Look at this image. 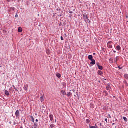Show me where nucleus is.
Returning <instances> with one entry per match:
<instances>
[{"label": "nucleus", "mask_w": 128, "mask_h": 128, "mask_svg": "<svg viewBox=\"0 0 128 128\" xmlns=\"http://www.w3.org/2000/svg\"><path fill=\"white\" fill-rule=\"evenodd\" d=\"M15 116L16 118H20V110H17L15 113Z\"/></svg>", "instance_id": "obj_1"}, {"label": "nucleus", "mask_w": 128, "mask_h": 128, "mask_svg": "<svg viewBox=\"0 0 128 128\" xmlns=\"http://www.w3.org/2000/svg\"><path fill=\"white\" fill-rule=\"evenodd\" d=\"M91 62H90V64L92 66H94V64H96V60L92 59V60H91Z\"/></svg>", "instance_id": "obj_2"}, {"label": "nucleus", "mask_w": 128, "mask_h": 128, "mask_svg": "<svg viewBox=\"0 0 128 128\" xmlns=\"http://www.w3.org/2000/svg\"><path fill=\"white\" fill-rule=\"evenodd\" d=\"M83 18L86 20V22H88V20H89L90 22V20H88V16L83 15Z\"/></svg>", "instance_id": "obj_3"}, {"label": "nucleus", "mask_w": 128, "mask_h": 128, "mask_svg": "<svg viewBox=\"0 0 128 128\" xmlns=\"http://www.w3.org/2000/svg\"><path fill=\"white\" fill-rule=\"evenodd\" d=\"M50 120H51V122H52V120H54V115L50 114Z\"/></svg>", "instance_id": "obj_4"}, {"label": "nucleus", "mask_w": 128, "mask_h": 128, "mask_svg": "<svg viewBox=\"0 0 128 128\" xmlns=\"http://www.w3.org/2000/svg\"><path fill=\"white\" fill-rule=\"evenodd\" d=\"M88 58L90 60H93L92 58H94V57L92 55H90L88 56Z\"/></svg>", "instance_id": "obj_5"}, {"label": "nucleus", "mask_w": 128, "mask_h": 128, "mask_svg": "<svg viewBox=\"0 0 128 128\" xmlns=\"http://www.w3.org/2000/svg\"><path fill=\"white\" fill-rule=\"evenodd\" d=\"M56 76H57V78H62V75L60 74H56Z\"/></svg>", "instance_id": "obj_6"}, {"label": "nucleus", "mask_w": 128, "mask_h": 128, "mask_svg": "<svg viewBox=\"0 0 128 128\" xmlns=\"http://www.w3.org/2000/svg\"><path fill=\"white\" fill-rule=\"evenodd\" d=\"M61 94H62L63 96H66V92L62 90L61 92Z\"/></svg>", "instance_id": "obj_7"}, {"label": "nucleus", "mask_w": 128, "mask_h": 128, "mask_svg": "<svg viewBox=\"0 0 128 128\" xmlns=\"http://www.w3.org/2000/svg\"><path fill=\"white\" fill-rule=\"evenodd\" d=\"M5 94L6 96H10V92L8 90H5Z\"/></svg>", "instance_id": "obj_8"}, {"label": "nucleus", "mask_w": 128, "mask_h": 128, "mask_svg": "<svg viewBox=\"0 0 128 128\" xmlns=\"http://www.w3.org/2000/svg\"><path fill=\"white\" fill-rule=\"evenodd\" d=\"M98 74L100 76H102V74H104V72H102L100 70L98 71Z\"/></svg>", "instance_id": "obj_9"}, {"label": "nucleus", "mask_w": 128, "mask_h": 128, "mask_svg": "<svg viewBox=\"0 0 128 128\" xmlns=\"http://www.w3.org/2000/svg\"><path fill=\"white\" fill-rule=\"evenodd\" d=\"M18 32H22V28H18Z\"/></svg>", "instance_id": "obj_10"}, {"label": "nucleus", "mask_w": 128, "mask_h": 128, "mask_svg": "<svg viewBox=\"0 0 128 128\" xmlns=\"http://www.w3.org/2000/svg\"><path fill=\"white\" fill-rule=\"evenodd\" d=\"M40 100H41L42 102H44V96H41Z\"/></svg>", "instance_id": "obj_11"}, {"label": "nucleus", "mask_w": 128, "mask_h": 128, "mask_svg": "<svg viewBox=\"0 0 128 128\" xmlns=\"http://www.w3.org/2000/svg\"><path fill=\"white\" fill-rule=\"evenodd\" d=\"M46 52L47 54H50V51L49 50H46Z\"/></svg>", "instance_id": "obj_12"}, {"label": "nucleus", "mask_w": 128, "mask_h": 128, "mask_svg": "<svg viewBox=\"0 0 128 128\" xmlns=\"http://www.w3.org/2000/svg\"><path fill=\"white\" fill-rule=\"evenodd\" d=\"M98 69L99 70H103V68H104L102 67V66H98Z\"/></svg>", "instance_id": "obj_13"}, {"label": "nucleus", "mask_w": 128, "mask_h": 128, "mask_svg": "<svg viewBox=\"0 0 128 128\" xmlns=\"http://www.w3.org/2000/svg\"><path fill=\"white\" fill-rule=\"evenodd\" d=\"M116 50H120V46H117Z\"/></svg>", "instance_id": "obj_14"}, {"label": "nucleus", "mask_w": 128, "mask_h": 128, "mask_svg": "<svg viewBox=\"0 0 128 128\" xmlns=\"http://www.w3.org/2000/svg\"><path fill=\"white\" fill-rule=\"evenodd\" d=\"M124 76L126 80H128V74H125Z\"/></svg>", "instance_id": "obj_15"}, {"label": "nucleus", "mask_w": 128, "mask_h": 128, "mask_svg": "<svg viewBox=\"0 0 128 128\" xmlns=\"http://www.w3.org/2000/svg\"><path fill=\"white\" fill-rule=\"evenodd\" d=\"M28 86H25L24 88V90H26V91L28 90Z\"/></svg>", "instance_id": "obj_16"}, {"label": "nucleus", "mask_w": 128, "mask_h": 128, "mask_svg": "<svg viewBox=\"0 0 128 128\" xmlns=\"http://www.w3.org/2000/svg\"><path fill=\"white\" fill-rule=\"evenodd\" d=\"M68 96H72V92H70L68 94H67Z\"/></svg>", "instance_id": "obj_17"}, {"label": "nucleus", "mask_w": 128, "mask_h": 128, "mask_svg": "<svg viewBox=\"0 0 128 128\" xmlns=\"http://www.w3.org/2000/svg\"><path fill=\"white\" fill-rule=\"evenodd\" d=\"M34 128H38V124H36V123L34 124Z\"/></svg>", "instance_id": "obj_18"}, {"label": "nucleus", "mask_w": 128, "mask_h": 128, "mask_svg": "<svg viewBox=\"0 0 128 128\" xmlns=\"http://www.w3.org/2000/svg\"><path fill=\"white\" fill-rule=\"evenodd\" d=\"M123 119L124 120V122H128V118H126V117H124Z\"/></svg>", "instance_id": "obj_19"}, {"label": "nucleus", "mask_w": 128, "mask_h": 128, "mask_svg": "<svg viewBox=\"0 0 128 128\" xmlns=\"http://www.w3.org/2000/svg\"><path fill=\"white\" fill-rule=\"evenodd\" d=\"M13 88H14L16 90V92H18V89H16V86H14L13 85Z\"/></svg>", "instance_id": "obj_20"}, {"label": "nucleus", "mask_w": 128, "mask_h": 128, "mask_svg": "<svg viewBox=\"0 0 128 128\" xmlns=\"http://www.w3.org/2000/svg\"><path fill=\"white\" fill-rule=\"evenodd\" d=\"M31 118L32 122H34V116H31Z\"/></svg>", "instance_id": "obj_21"}, {"label": "nucleus", "mask_w": 128, "mask_h": 128, "mask_svg": "<svg viewBox=\"0 0 128 128\" xmlns=\"http://www.w3.org/2000/svg\"><path fill=\"white\" fill-rule=\"evenodd\" d=\"M50 126L51 128H54V124H51Z\"/></svg>", "instance_id": "obj_22"}, {"label": "nucleus", "mask_w": 128, "mask_h": 128, "mask_svg": "<svg viewBox=\"0 0 128 128\" xmlns=\"http://www.w3.org/2000/svg\"><path fill=\"white\" fill-rule=\"evenodd\" d=\"M96 65L98 66V67L100 66L99 62H97V63H96Z\"/></svg>", "instance_id": "obj_23"}, {"label": "nucleus", "mask_w": 128, "mask_h": 128, "mask_svg": "<svg viewBox=\"0 0 128 128\" xmlns=\"http://www.w3.org/2000/svg\"><path fill=\"white\" fill-rule=\"evenodd\" d=\"M110 48H112V45H110L109 46Z\"/></svg>", "instance_id": "obj_24"}, {"label": "nucleus", "mask_w": 128, "mask_h": 128, "mask_svg": "<svg viewBox=\"0 0 128 128\" xmlns=\"http://www.w3.org/2000/svg\"><path fill=\"white\" fill-rule=\"evenodd\" d=\"M64 38L62 37V36H61V40H64Z\"/></svg>", "instance_id": "obj_25"}, {"label": "nucleus", "mask_w": 128, "mask_h": 128, "mask_svg": "<svg viewBox=\"0 0 128 128\" xmlns=\"http://www.w3.org/2000/svg\"><path fill=\"white\" fill-rule=\"evenodd\" d=\"M108 118H112V116H110V114H108Z\"/></svg>", "instance_id": "obj_26"}, {"label": "nucleus", "mask_w": 128, "mask_h": 128, "mask_svg": "<svg viewBox=\"0 0 128 128\" xmlns=\"http://www.w3.org/2000/svg\"><path fill=\"white\" fill-rule=\"evenodd\" d=\"M14 125L16 126V122H13Z\"/></svg>", "instance_id": "obj_27"}, {"label": "nucleus", "mask_w": 128, "mask_h": 128, "mask_svg": "<svg viewBox=\"0 0 128 128\" xmlns=\"http://www.w3.org/2000/svg\"><path fill=\"white\" fill-rule=\"evenodd\" d=\"M15 18H18V14H16L15 16Z\"/></svg>", "instance_id": "obj_28"}, {"label": "nucleus", "mask_w": 128, "mask_h": 128, "mask_svg": "<svg viewBox=\"0 0 128 128\" xmlns=\"http://www.w3.org/2000/svg\"><path fill=\"white\" fill-rule=\"evenodd\" d=\"M118 62V57L116 58L115 62Z\"/></svg>", "instance_id": "obj_29"}, {"label": "nucleus", "mask_w": 128, "mask_h": 128, "mask_svg": "<svg viewBox=\"0 0 128 128\" xmlns=\"http://www.w3.org/2000/svg\"><path fill=\"white\" fill-rule=\"evenodd\" d=\"M109 88H110V87H108V86L106 87L107 90H108Z\"/></svg>", "instance_id": "obj_30"}, {"label": "nucleus", "mask_w": 128, "mask_h": 128, "mask_svg": "<svg viewBox=\"0 0 128 128\" xmlns=\"http://www.w3.org/2000/svg\"><path fill=\"white\" fill-rule=\"evenodd\" d=\"M105 122H106L108 123V119L107 118L105 119Z\"/></svg>", "instance_id": "obj_31"}, {"label": "nucleus", "mask_w": 128, "mask_h": 128, "mask_svg": "<svg viewBox=\"0 0 128 128\" xmlns=\"http://www.w3.org/2000/svg\"><path fill=\"white\" fill-rule=\"evenodd\" d=\"M86 122H90V120H86Z\"/></svg>", "instance_id": "obj_32"}, {"label": "nucleus", "mask_w": 128, "mask_h": 128, "mask_svg": "<svg viewBox=\"0 0 128 128\" xmlns=\"http://www.w3.org/2000/svg\"><path fill=\"white\" fill-rule=\"evenodd\" d=\"M36 122H38V120L36 119Z\"/></svg>", "instance_id": "obj_33"}, {"label": "nucleus", "mask_w": 128, "mask_h": 128, "mask_svg": "<svg viewBox=\"0 0 128 128\" xmlns=\"http://www.w3.org/2000/svg\"><path fill=\"white\" fill-rule=\"evenodd\" d=\"M9 124H12V122H9Z\"/></svg>", "instance_id": "obj_34"}, {"label": "nucleus", "mask_w": 128, "mask_h": 128, "mask_svg": "<svg viewBox=\"0 0 128 128\" xmlns=\"http://www.w3.org/2000/svg\"><path fill=\"white\" fill-rule=\"evenodd\" d=\"M7 2H10V0H7Z\"/></svg>", "instance_id": "obj_35"}, {"label": "nucleus", "mask_w": 128, "mask_h": 128, "mask_svg": "<svg viewBox=\"0 0 128 128\" xmlns=\"http://www.w3.org/2000/svg\"><path fill=\"white\" fill-rule=\"evenodd\" d=\"M114 54H116V51L114 50Z\"/></svg>", "instance_id": "obj_36"}, {"label": "nucleus", "mask_w": 128, "mask_h": 128, "mask_svg": "<svg viewBox=\"0 0 128 128\" xmlns=\"http://www.w3.org/2000/svg\"><path fill=\"white\" fill-rule=\"evenodd\" d=\"M94 54V56H95V54H96V53H94V54Z\"/></svg>", "instance_id": "obj_37"}, {"label": "nucleus", "mask_w": 128, "mask_h": 128, "mask_svg": "<svg viewBox=\"0 0 128 128\" xmlns=\"http://www.w3.org/2000/svg\"><path fill=\"white\" fill-rule=\"evenodd\" d=\"M20 128H23L22 127H20Z\"/></svg>", "instance_id": "obj_38"}, {"label": "nucleus", "mask_w": 128, "mask_h": 128, "mask_svg": "<svg viewBox=\"0 0 128 128\" xmlns=\"http://www.w3.org/2000/svg\"><path fill=\"white\" fill-rule=\"evenodd\" d=\"M106 94V96H108V94Z\"/></svg>", "instance_id": "obj_39"}, {"label": "nucleus", "mask_w": 128, "mask_h": 128, "mask_svg": "<svg viewBox=\"0 0 128 128\" xmlns=\"http://www.w3.org/2000/svg\"><path fill=\"white\" fill-rule=\"evenodd\" d=\"M119 68H120L119 67Z\"/></svg>", "instance_id": "obj_40"}, {"label": "nucleus", "mask_w": 128, "mask_h": 128, "mask_svg": "<svg viewBox=\"0 0 128 128\" xmlns=\"http://www.w3.org/2000/svg\"><path fill=\"white\" fill-rule=\"evenodd\" d=\"M119 68H120L119 67Z\"/></svg>", "instance_id": "obj_41"}, {"label": "nucleus", "mask_w": 128, "mask_h": 128, "mask_svg": "<svg viewBox=\"0 0 128 128\" xmlns=\"http://www.w3.org/2000/svg\"><path fill=\"white\" fill-rule=\"evenodd\" d=\"M32 128H34V127H32Z\"/></svg>", "instance_id": "obj_42"}]
</instances>
